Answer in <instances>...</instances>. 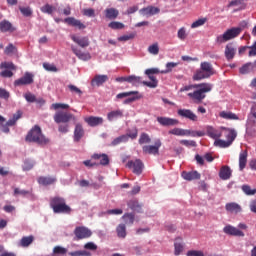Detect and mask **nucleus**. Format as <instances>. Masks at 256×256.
Masks as SVG:
<instances>
[{"label": "nucleus", "mask_w": 256, "mask_h": 256, "mask_svg": "<svg viewBox=\"0 0 256 256\" xmlns=\"http://www.w3.org/2000/svg\"><path fill=\"white\" fill-rule=\"evenodd\" d=\"M222 133V128L220 130H217L213 128L212 126H207L206 127V135L210 137L211 139H219L221 137Z\"/></svg>", "instance_id": "nucleus-27"}, {"label": "nucleus", "mask_w": 256, "mask_h": 256, "mask_svg": "<svg viewBox=\"0 0 256 256\" xmlns=\"http://www.w3.org/2000/svg\"><path fill=\"white\" fill-rule=\"evenodd\" d=\"M91 159H93L94 161H99V165H102V167H107V165H109L110 163V159H109V155L105 154V153H94L91 156Z\"/></svg>", "instance_id": "nucleus-13"}, {"label": "nucleus", "mask_w": 256, "mask_h": 256, "mask_svg": "<svg viewBox=\"0 0 256 256\" xmlns=\"http://www.w3.org/2000/svg\"><path fill=\"white\" fill-rule=\"evenodd\" d=\"M225 57L227 61H231L235 58V54L237 53V49L234 48L233 44H228L225 47Z\"/></svg>", "instance_id": "nucleus-28"}, {"label": "nucleus", "mask_w": 256, "mask_h": 256, "mask_svg": "<svg viewBox=\"0 0 256 256\" xmlns=\"http://www.w3.org/2000/svg\"><path fill=\"white\" fill-rule=\"evenodd\" d=\"M194 89H196L194 92L188 93V97L197 103H201L203 99L207 97L205 93H210V91L213 89V85L209 83H201L197 84Z\"/></svg>", "instance_id": "nucleus-2"}, {"label": "nucleus", "mask_w": 256, "mask_h": 256, "mask_svg": "<svg viewBox=\"0 0 256 256\" xmlns=\"http://www.w3.org/2000/svg\"><path fill=\"white\" fill-rule=\"evenodd\" d=\"M226 211H228L229 213H241V211H243V209L241 208V205L235 203V202H231V203H227L225 206Z\"/></svg>", "instance_id": "nucleus-30"}, {"label": "nucleus", "mask_w": 256, "mask_h": 256, "mask_svg": "<svg viewBox=\"0 0 256 256\" xmlns=\"http://www.w3.org/2000/svg\"><path fill=\"white\" fill-rule=\"evenodd\" d=\"M0 69H6V70L0 72V77L11 78V77H13L12 71H17V66H15V64H13V62H2L0 64Z\"/></svg>", "instance_id": "nucleus-6"}, {"label": "nucleus", "mask_w": 256, "mask_h": 256, "mask_svg": "<svg viewBox=\"0 0 256 256\" xmlns=\"http://www.w3.org/2000/svg\"><path fill=\"white\" fill-rule=\"evenodd\" d=\"M82 137H85V129L81 123H77L74 128V142L79 143Z\"/></svg>", "instance_id": "nucleus-20"}, {"label": "nucleus", "mask_w": 256, "mask_h": 256, "mask_svg": "<svg viewBox=\"0 0 256 256\" xmlns=\"http://www.w3.org/2000/svg\"><path fill=\"white\" fill-rule=\"evenodd\" d=\"M151 82L143 81V85L146 87H150V89H155L157 85H159V81H157V78L153 75H148Z\"/></svg>", "instance_id": "nucleus-40"}, {"label": "nucleus", "mask_w": 256, "mask_h": 256, "mask_svg": "<svg viewBox=\"0 0 256 256\" xmlns=\"http://www.w3.org/2000/svg\"><path fill=\"white\" fill-rule=\"evenodd\" d=\"M139 145H145L151 143V137L147 133H142L138 140Z\"/></svg>", "instance_id": "nucleus-50"}, {"label": "nucleus", "mask_w": 256, "mask_h": 256, "mask_svg": "<svg viewBox=\"0 0 256 256\" xmlns=\"http://www.w3.org/2000/svg\"><path fill=\"white\" fill-rule=\"evenodd\" d=\"M129 141V136H126V134L121 135L117 138H115L112 142L111 145L112 147H117V145H121V143H127Z\"/></svg>", "instance_id": "nucleus-41"}, {"label": "nucleus", "mask_w": 256, "mask_h": 256, "mask_svg": "<svg viewBox=\"0 0 256 256\" xmlns=\"http://www.w3.org/2000/svg\"><path fill=\"white\" fill-rule=\"evenodd\" d=\"M126 167H128V169H132V173H134L135 175H141V173H143L145 165L143 164V161H141V159H136L128 161Z\"/></svg>", "instance_id": "nucleus-7"}, {"label": "nucleus", "mask_w": 256, "mask_h": 256, "mask_svg": "<svg viewBox=\"0 0 256 256\" xmlns=\"http://www.w3.org/2000/svg\"><path fill=\"white\" fill-rule=\"evenodd\" d=\"M223 233H225L226 235H230L232 237H245V233L243 231L229 224L223 228Z\"/></svg>", "instance_id": "nucleus-12"}, {"label": "nucleus", "mask_w": 256, "mask_h": 256, "mask_svg": "<svg viewBox=\"0 0 256 256\" xmlns=\"http://www.w3.org/2000/svg\"><path fill=\"white\" fill-rule=\"evenodd\" d=\"M116 233L120 239H125L127 237V227L125 224H119L116 227Z\"/></svg>", "instance_id": "nucleus-39"}, {"label": "nucleus", "mask_w": 256, "mask_h": 256, "mask_svg": "<svg viewBox=\"0 0 256 256\" xmlns=\"http://www.w3.org/2000/svg\"><path fill=\"white\" fill-rule=\"evenodd\" d=\"M26 141L28 143H37V145H41L42 147H45V145H49L51 140L47 138L43 131L41 130V127L39 125H35L26 135Z\"/></svg>", "instance_id": "nucleus-1"}, {"label": "nucleus", "mask_w": 256, "mask_h": 256, "mask_svg": "<svg viewBox=\"0 0 256 256\" xmlns=\"http://www.w3.org/2000/svg\"><path fill=\"white\" fill-rule=\"evenodd\" d=\"M136 33H130L123 36L118 37V41H131V39H135Z\"/></svg>", "instance_id": "nucleus-62"}, {"label": "nucleus", "mask_w": 256, "mask_h": 256, "mask_svg": "<svg viewBox=\"0 0 256 256\" xmlns=\"http://www.w3.org/2000/svg\"><path fill=\"white\" fill-rule=\"evenodd\" d=\"M128 83H131L133 87H139L143 85V78L141 76L130 75L128 76Z\"/></svg>", "instance_id": "nucleus-36"}, {"label": "nucleus", "mask_w": 256, "mask_h": 256, "mask_svg": "<svg viewBox=\"0 0 256 256\" xmlns=\"http://www.w3.org/2000/svg\"><path fill=\"white\" fill-rule=\"evenodd\" d=\"M175 67H177V63H175V62H168L166 64V69L162 70L160 73H162L163 75H165L167 73H171L173 71V69H175Z\"/></svg>", "instance_id": "nucleus-54"}, {"label": "nucleus", "mask_w": 256, "mask_h": 256, "mask_svg": "<svg viewBox=\"0 0 256 256\" xmlns=\"http://www.w3.org/2000/svg\"><path fill=\"white\" fill-rule=\"evenodd\" d=\"M128 207L132 211H136V213H142L143 212V205L139 203L138 200H130L128 201Z\"/></svg>", "instance_id": "nucleus-31"}, {"label": "nucleus", "mask_w": 256, "mask_h": 256, "mask_svg": "<svg viewBox=\"0 0 256 256\" xmlns=\"http://www.w3.org/2000/svg\"><path fill=\"white\" fill-rule=\"evenodd\" d=\"M68 89L70 93H72V95H78V97H81V95H83V91H81V89L73 84L68 85Z\"/></svg>", "instance_id": "nucleus-51"}, {"label": "nucleus", "mask_w": 256, "mask_h": 256, "mask_svg": "<svg viewBox=\"0 0 256 256\" xmlns=\"http://www.w3.org/2000/svg\"><path fill=\"white\" fill-rule=\"evenodd\" d=\"M185 137H205V131L185 130Z\"/></svg>", "instance_id": "nucleus-42"}, {"label": "nucleus", "mask_w": 256, "mask_h": 256, "mask_svg": "<svg viewBox=\"0 0 256 256\" xmlns=\"http://www.w3.org/2000/svg\"><path fill=\"white\" fill-rule=\"evenodd\" d=\"M37 182L39 183V185L47 187L49 185H54V183L57 182V178L53 176H40L38 177Z\"/></svg>", "instance_id": "nucleus-23"}, {"label": "nucleus", "mask_w": 256, "mask_h": 256, "mask_svg": "<svg viewBox=\"0 0 256 256\" xmlns=\"http://www.w3.org/2000/svg\"><path fill=\"white\" fill-rule=\"evenodd\" d=\"M157 121L162 127H175V125H179V120L175 118L158 117Z\"/></svg>", "instance_id": "nucleus-15"}, {"label": "nucleus", "mask_w": 256, "mask_h": 256, "mask_svg": "<svg viewBox=\"0 0 256 256\" xmlns=\"http://www.w3.org/2000/svg\"><path fill=\"white\" fill-rule=\"evenodd\" d=\"M206 21H207V18H199L198 20L194 21L191 24V29H197V27H203Z\"/></svg>", "instance_id": "nucleus-56"}, {"label": "nucleus", "mask_w": 256, "mask_h": 256, "mask_svg": "<svg viewBox=\"0 0 256 256\" xmlns=\"http://www.w3.org/2000/svg\"><path fill=\"white\" fill-rule=\"evenodd\" d=\"M241 189L245 195L251 196L256 194V189H251V186L247 184L242 185Z\"/></svg>", "instance_id": "nucleus-53"}, {"label": "nucleus", "mask_w": 256, "mask_h": 256, "mask_svg": "<svg viewBox=\"0 0 256 256\" xmlns=\"http://www.w3.org/2000/svg\"><path fill=\"white\" fill-rule=\"evenodd\" d=\"M185 130L183 128H174L168 131L169 135H176L177 137H185Z\"/></svg>", "instance_id": "nucleus-49"}, {"label": "nucleus", "mask_w": 256, "mask_h": 256, "mask_svg": "<svg viewBox=\"0 0 256 256\" xmlns=\"http://www.w3.org/2000/svg\"><path fill=\"white\" fill-rule=\"evenodd\" d=\"M43 68L45 69V71H49L50 73H57L58 71L57 66H55V64L47 62L43 63Z\"/></svg>", "instance_id": "nucleus-52"}, {"label": "nucleus", "mask_w": 256, "mask_h": 256, "mask_svg": "<svg viewBox=\"0 0 256 256\" xmlns=\"http://www.w3.org/2000/svg\"><path fill=\"white\" fill-rule=\"evenodd\" d=\"M243 33V27H233L226 30L223 35H219L216 38V42L221 45L222 43H227V41H231V39H235V37H239Z\"/></svg>", "instance_id": "nucleus-3"}, {"label": "nucleus", "mask_w": 256, "mask_h": 256, "mask_svg": "<svg viewBox=\"0 0 256 256\" xmlns=\"http://www.w3.org/2000/svg\"><path fill=\"white\" fill-rule=\"evenodd\" d=\"M161 140L157 139L154 145H144L142 151L145 155H159V149H161Z\"/></svg>", "instance_id": "nucleus-9"}, {"label": "nucleus", "mask_w": 256, "mask_h": 256, "mask_svg": "<svg viewBox=\"0 0 256 256\" xmlns=\"http://www.w3.org/2000/svg\"><path fill=\"white\" fill-rule=\"evenodd\" d=\"M256 70V60L254 62H248L244 64L240 69L239 73L241 75H248V73H254Z\"/></svg>", "instance_id": "nucleus-19"}, {"label": "nucleus", "mask_w": 256, "mask_h": 256, "mask_svg": "<svg viewBox=\"0 0 256 256\" xmlns=\"http://www.w3.org/2000/svg\"><path fill=\"white\" fill-rule=\"evenodd\" d=\"M73 53L78 57V59H81L82 61H89L91 59V54L89 52H83L80 49L72 48Z\"/></svg>", "instance_id": "nucleus-32"}, {"label": "nucleus", "mask_w": 256, "mask_h": 256, "mask_svg": "<svg viewBox=\"0 0 256 256\" xmlns=\"http://www.w3.org/2000/svg\"><path fill=\"white\" fill-rule=\"evenodd\" d=\"M69 255H71V256H91V253L87 252V251H74V252H70Z\"/></svg>", "instance_id": "nucleus-64"}, {"label": "nucleus", "mask_w": 256, "mask_h": 256, "mask_svg": "<svg viewBox=\"0 0 256 256\" xmlns=\"http://www.w3.org/2000/svg\"><path fill=\"white\" fill-rule=\"evenodd\" d=\"M24 99L27 101V103H36L37 96L31 92H27L24 94Z\"/></svg>", "instance_id": "nucleus-57"}, {"label": "nucleus", "mask_w": 256, "mask_h": 256, "mask_svg": "<svg viewBox=\"0 0 256 256\" xmlns=\"http://www.w3.org/2000/svg\"><path fill=\"white\" fill-rule=\"evenodd\" d=\"M214 145L216 147H220L221 149H226L227 147H231V141L222 140V139H216L214 142Z\"/></svg>", "instance_id": "nucleus-43"}, {"label": "nucleus", "mask_w": 256, "mask_h": 256, "mask_svg": "<svg viewBox=\"0 0 256 256\" xmlns=\"http://www.w3.org/2000/svg\"><path fill=\"white\" fill-rule=\"evenodd\" d=\"M221 137H225L226 141H231L233 145V141L237 139V132L231 128L222 127Z\"/></svg>", "instance_id": "nucleus-14"}, {"label": "nucleus", "mask_w": 256, "mask_h": 256, "mask_svg": "<svg viewBox=\"0 0 256 256\" xmlns=\"http://www.w3.org/2000/svg\"><path fill=\"white\" fill-rule=\"evenodd\" d=\"M183 251H185V242H183V238L177 237L174 241V255L179 256Z\"/></svg>", "instance_id": "nucleus-18"}, {"label": "nucleus", "mask_w": 256, "mask_h": 256, "mask_svg": "<svg viewBox=\"0 0 256 256\" xmlns=\"http://www.w3.org/2000/svg\"><path fill=\"white\" fill-rule=\"evenodd\" d=\"M133 96L127 98L124 100V105H129L130 103H134V101H138V99H141L143 96H141L138 92V94H132Z\"/></svg>", "instance_id": "nucleus-58"}, {"label": "nucleus", "mask_w": 256, "mask_h": 256, "mask_svg": "<svg viewBox=\"0 0 256 256\" xmlns=\"http://www.w3.org/2000/svg\"><path fill=\"white\" fill-rule=\"evenodd\" d=\"M148 51L151 53V55H159V44L155 43L150 45L148 47Z\"/></svg>", "instance_id": "nucleus-61"}, {"label": "nucleus", "mask_w": 256, "mask_h": 256, "mask_svg": "<svg viewBox=\"0 0 256 256\" xmlns=\"http://www.w3.org/2000/svg\"><path fill=\"white\" fill-rule=\"evenodd\" d=\"M40 11L42 13H47L48 15H51L53 11H55V7H53L51 4H45L40 8Z\"/></svg>", "instance_id": "nucleus-55"}, {"label": "nucleus", "mask_w": 256, "mask_h": 256, "mask_svg": "<svg viewBox=\"0 0 256 256\" xmlns=\"http://www.w3.org/2000/svg\"><path fill=\"white\" fill-rule=\"evenodd\" d=\"M233 171L231 170V167L229 166H222L219 171V177L222 179V181H227L231 179Z\"/></svg>", "instance_id": "nucleus-25"}, {"label": "nucleus", "mask_w": 256, "mask_h": 256, "mask_svg": "<svg viewBox=\"0 0 256 256\" xmlns=\"http://www.w3.org/2000/svg\"><path fill=\"white\" fill-rule=\"evenodd\" d=\"M220 117H222V119H230V120H234V121H237V119H239V117L236 116L235 113L225 112V111L220 112Z\"/></svg>", "instance_id": "nucleus-48"}, {"label": "nucleus", "mask_w": 256, "mask_h": 256, "mask_svg": "<svg viewBox=\"0 0 256 256\" xmlns=\"http://www.w3.org/2000/svg\"><path fill=\"white\" fill-rule=\"evenodd\" d=\"M123 117V110H113L107 114L108 121H115V119H121Z\"/></svg>", "instance_id": "nucleus-34"}, {"label": "nucleus", "mask_w": 256, "mask_h": 256, "mask_svg": "<svg viewBox=\"0 0 256 256\" xmlns=\"http://www.w3.org/2000/svg\"><path fill=\"white\" fill-rule=\"evenodd\" d=\"M74 235L80 241L81 239H89L93 235V232L85 226H78L74 230Z\"/></svg>", "instance_id": "nucleus-10"}, {"label": "nucleus", "mask_w": 256, "mask_h": 256, "mask_svg": "<svg viewBox=\"0 0 256 256\" xmlns=\"http://www.w3.org/2000/svg\"><path fill=\"white\" fill-rule=\"evenodd\" d=\"M247 167V150L243 151L239 155V169L243 171Z\"/></svg>", "instance_id": "nucleus-37"}, {"label": "nucleus", "mask_w": 256, "mask_h": 256, "mask_svg": "<svg viewBox=\"0 0 256 256\" xmlns=\"http://www.w3.org/2000/svg\"><path fill=\"white\" fill-rule=\"evenodd\" d=\"M50 109L56 111L54 114V122L57 125H61V123H65V104L64 103H54L50 106Z\"/></svg>", "instance_id": "nucleus-4"}, {"label": "nucleus", "mask_w": 256, "mask_h": 256, "mask_svg": "<svg viewBox=\"0 0 256 256\" xmlns=\"http://www.w3.org/2000/svg\"><path fill=\"white\" fill-rule=\"evenodd\" d=\"M200 68H202V71H205V73L209 74L210 77L212 75H215V70L213 69V65L209 62H202L200 64Z\"/></svg>", "instance_id": "nucleus-38"}, {"label": "nucleus", "mask_w": 256, "mask_h": 256, "mask_svg": "<svg viewBox=\"0 0 256 256\" xmlns=\"http://www.w3.org/2000/svg\"><path fill=\"white\" fill-rule=\"evenodd\" d=\"M21 195L22 197H27V195H33V189L21 190L19 188H14V196Z\"/></svg>", "instance_id": "nucleus-47"}, {"label": "nucleus", "mask_w": 256, "mask_h": 256, "mask_svg": "<svg viewBox=\"0 0 256 256\" xmlns=\"http://www.w3.org/2000/svg\"><path fill=\"white\" fill-rule=\"evenodd\" d=\"M34 240H35V237L33 236H24L20 240V245L21 247H29V245H31V243H33Z\"/></svg>", "instance_id": "nucleus-45"}, {"label": "nucleus", "mask_w": 256, "mask_h": 256, "mask_svg": "<svg viewBox=\"0 0 256 256\" xmlns=\"http://www.w3.org/2000/svg\"><path fill=\"white\" fill-rule=\"evenodd\" d=\"M108 27H110V29H114V30L125 29V24H123L121 22L113 21L108 24Z\"/></svg>", "instance_id": "nucleus-60"}, {"label": "nucleus", "mask_w": 256, "mask_h": 256, "mask_svg": "<svg viewBox=\"0 0 256 256\" xmlns=\"http://www.w3.org/2000/svg\"><path fill=\"white\" fill-rule=\"evenodd\" d=\"M177 115L182 119H188L189 121H193L194 123H196V121H199V117L191 109H178Z\"/></svg>", "instance_id": "nucleus-11"}, {"label": "nucleus", "mask_w": 256, "mask_h": 256, "mask_svg": "<svg viewBox=\"0 0 256 256\" xmlns=\"http://www.w3.org/2000/svg\"><path fill=\"white\" fill-rule=\"evenodd\" d=\"M122 219L126 225H133V223H135V214L126 213L122 216Z\"/></svg>", "instance_id": "nucleus-44"}, {"label": "nucleus", "mask_w": 256, "mask_h": 256, "mask_svg": "<svg viewBox=\"0 0 256 256\" xmlns=\"http://www.w3.org/2000/svg\"><path fill=\"white\" fill-rule=\"evenodd\" d=\"M186 256H205V253L201 250H189Z\"/></svg>", "instance_id": "nucleus-63"}, {"label": "nucleus", "mask_w": 256, "mask_h": 256, "mask_svg": "<svg viewBox=\"0 0 256 256\" xmlns=\"http://www.w3.org/2000/svg\"><path fill=\"white\" fill-rule=\"evenodd\" d=\"M35 83V75L31 72H25L24 75L14 81L15 87H23L25 85H33Z\"/></svg>", "instance_id": "nucleus-5"}, {"label": "nucleus", "mask_w": 256, "mask_h": 256, "mask_svg": "<svg viewBox=\"0 0 256 256\" xmlns=\"http://www.w3.org/2000/svg\"><path fill=\"white\" fill-rule=\"evenodd\" d=\"M105 17L106 19H117V17H119V10L115 9V8H107L105 11Z\"/></svg>", "instance_id": "nucleus-35"}, {"label": "nucleus", "mask_w": 256, "mask_h": 256, "mask_svg": "<svg viewBox=\"0 0 256 256\" xmlns=\"http://www.w3.org/2000/svg\"><path fill=\"white\" fill-rule=\"evenodd\" d=\"M139 13L144 17H151L152 15H157L158 13H161V9L155 6H148L140 9Z\"/></svg>", "instance_id": "nucleus-16"}, {"label": "nucleus", "mask_w": 256, "mask_h": 256, "mask_svg": "<svg viewBox=\"0 0 256 256\" xmlns=\"http://www.w3.org/2000/svg\"><path fill=\"white\" fill-rule=\"evenodd\" d=\"M181 177L185 179V181H195L197 179H201V174L197 171H183Z\"/></svg>", "instance_id": "nucleus-26"}, {"label": "nucleus", "mask_w": 256, "mask_h": 256, "mask_svg": "<svg viewBox=\"0 0 256 256\" xmlns=\"http://www.w3.org/2000/svg\"><path fill=\"white\" fill-rule=\"evenodd\" d=\"M54 213H65V200L60 197H54L50 201Z\"/></svg>", "instance_id": "nucleus-8"}, {"label": "nucleus", "mask_w": 256, "mask_h": 256, "mask_svg": "<svg viewBox=\"0 0 256 256\" xmlns=\"http://www.w3.org/2000/svg\"><path fill=\"white\" fill-rule=\"evenodd\" d=\"M65 23H67V25H69L70 27H74L75 29H87V26L85 24H83L80 20H77L74 17L65 18Z\"/></svg>", "instance_id": "nucleus-17"}, {"label": "nucleus", "mask_w": 256, "mask_h": 256, "mask_svg": "<svg viewBox=\"0 0 256 256\" xmlns=\"http://www.w3.org/2000/svg\"><path fill=\"white\" fill-rule=\"evenodd\" d=\"M131 95H139V91L122 92L116 95L117 99H124V97H131Z\"/></svg>", "instance_id": "nucleus-59"}, {"label": "nucleus", "mask_w": 256, "mask_h": 256, "mask_svg": "<svg viewBox=\"0 0 256 256\" xmlns=\"http://www.w3.org/2000/svg\"><path fill=\"white\" fill-rule=\"evenodd\" d=\"M107 81H109V76L98 74L91 80V85L92 87H101V85H103V83H107Z\"/></svg>", "instance_id": "nucleus-22"}, {"label": "nucleus", "mask_w": 256, "mask_h": 256, "mask_svg": "<svg viewBox=\"0 0 256 256\" xmlns=\"http://www.w3.org/2000/svg\"><path fill=\"white\" fill-rule=\"evenodd\" d=\"M211 77L207 72H205L202 68L196 70L193 75V81H201L203 79H209Z\"/></svg>", "instance_id": "nucleus-33"}, {"label": "nucleus", "mask_w": 256, "mask_h": 256, "mask_svg": "<svg viewBox=\"0 0 256 256\" xmlns=\"http://www.w3.org/2000/svg\"><path fill=\"white\" fill-rule=\"evenodd\" d=\"M71 39L72 41H74V43H77V45H79V47H82L83 49H85V47H89V37L85 36V37H79V36H75V35H71Z\"/></svg>", "instance_id": "nucleus-24"}, {"label": "nucleus", "mask_w": 256, "mask_h": 256, "mask_svg": "<svg viewBox=\"0 0 256 256\" xmlns=\"http://www.w3.org/2000/svg\"><path fill=\"white\" fill-rule=\"evenodd\" d=\"M85 123L89 125V127H97L99 125H103V117L97 116H89L84 118Z\"/></svg>", "instance_id": "nucleus-21"}, {"label": "nucleus", "mask_w": 256, "mask_h": 256, "mask_svg": "<svg viewBox=\"0 0 256 256\" xmlns=\"http://www.w3.org/2000/svg\"><path fill=\"white\" fill-rule=\"evenodd\" d=\"M19 11L23 15V17H33V9L29 6L27 7L20 6Z\"/></svg>", "instance_id": "nucleus-46"}, {"label": "nucleus", "mask_w": 256, "mask_h": 256, "mask_svg": "<svg viewBox=\"0 0 256 256\" xmlns=\"http://www.w3.org/2000/svg\"><path fill=\"white\" fill-rule=\"evenodd\" d=\"M0 31L1 33H13V31H16L15 27H13V24L7 20H3L0 22Z\"/></svg>", "instance_id": "nucleus-29"}]
</instances>
